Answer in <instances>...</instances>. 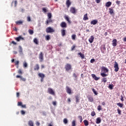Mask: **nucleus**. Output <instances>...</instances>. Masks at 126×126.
I'll list each match as a JSON object with an SVG mask.
<instances>
[{
    "mask_svg": "<svg viewBox=\"0 0 126 126\" xmlns=\"http://www.w3.org/2000/svg\"><path fill=\"white\" fill-rule=\"evenodd\" d=\"M109 72V69L105 66L101 67V72L100 73V75L102 77H106L108 76V74L106 73H108Z\"/></svg>",
    "mask_w": 126,
    "mask_h": 126,
    "instance_id": "nucleus-1",
    "label": "nucleus"
},
{
    "mask_svg": "<svg viewBox=\"0 0 126 126\" xmlns=\"http://www.w3.org/2000/svg\"><path fill=\"white\" fill-rule=\"evenodd\" d=\"M47 92L49 93V94H50L51 95H53V96H55L56 95V93H55V91L52 88H48L47 90Z\"/></svg>",
    "mask_w": 126,
    "mask_h": 126,
    "instance_id": "nucleus-2",
    "label": "nucleus"
},
{
    "mask_svg": "<svg viewBox=\"0 0 126 126\" xmlns=\"http://www.w3.org/2000/svg\"><path fill=\"white\" fill-rule=\"evenodd\" d=\"M64 68L66 71H69L71 69V64L69 63H66L65 65Z\"/></svg>",
    "mask_w": 126,
    "mask_h": 126,
    "instance_id": "nucleus-3",
    "label": "nucleus"
},
{
    "mask_svg": "<svg viewBox=\"0 0 126 126\" xmlns=\"http://www.w3.org/2000/svg\"><path fill=\"white\" fill-rule=\"evenodd\" d=\"M114 67L115 68L114 71H115L116 72H118V71H119V69H120V67H119V64L117 62H115Z\"/></svg>",
    "mask_w": 126,
    "mask_h": 126,
    "instance_id": "nucleus-4",
    "label": "nucleus"
},
{
    "mask_svg": "<svg viewBox=\"0 0 126 126\" xmlns=\"http://www.w3.org/2000/svg\"><path fill=\"white\" fill-rule=\"evenodd\" d=\"M46 33H53L55 32V30L49 27L46 28Z\"/></svg>",
    "mask_w": 126,
    "mask_h": 126,
    "instance_id": "nucleus-5",
    "label": "nucleus"
},
{
    "mask_svg": "<svg viewBox=\"0 0 126 126\" xmlns=\"http://www.w3.org/2000/svg\"><path fill=\"white\" fill-rule=\"evenodd\" d=\"M39 59L40 63H42V62L44 61V56H43V52H40L39 55Z\"/></svg>",
    "mask_w": 126,
    "mask_h": 126,
    "instance_id": "nucleus-6",
    "label": "nucleus"
},
{
    "mask_svg": "<svg viewBox=\"0 0 126 126\" xmlns=\"http://www.w3.org/2000/svg\"><path fill=\"white\" fill-rule=\"evenodd\" d=\"M15 40H16V41H17V42H19V41H20L21 40H22V41H25V39L24 38V37H22V36L20 35L18 37H15Z\"/></svg>",
    "mask_w": 126,
    "mask_h": 126,
    "instance_id": "nucleus-7",
    "label": "nucleus"
},
{
    "mask_svg": "<svg viewBox=\"0 0 126 126\" xmlns=\"http://www.w3.org/2000/svg\"><path fill=\"white\" fill-rule=\"evenodd\" d=\"M70 12L71 13H73V14H75L76 13V9L74 7H71L70 8Z\"/></svg>",
    "mask_w": 126,
    "mask_h": 126,
    "instance_id": "nucleus-8",
    "label": "nucleus"
},
{
    "mask_svg": "<svg viewBox=\"0 0 126 126\" xmlns=\"http://www.w3.org/2000/svg\"><path fill=\"white\" fill-rule=\"evenodd\" d=\"M60 26L62 28H66V27H67V25H66V23H65V22H62L60 24Z\"/></svg>",
    "mask_w": 126,
    "mask_h": 126,
    "instance_id": "nucleus-9",
    "label": "nucleus"
},
{
    "mask_svg": "<svg viewBox=\"0 0 126 126\" xmlns=\"http://www.w3.org/2000/svg\"><path fill=\"white\" fill-rule=\"evenodd\" d=\"M66 91L67 94H71V89H70L69 87L68 86L66 87Z\"/></svg>",
    "mask_w": 126,
    "mask_h": 126,
    "instance_id": "nucleus-10",
    "label": "nucleus"
},
{
    "mask_svg": "<svg viewBox=\"0 0 126 126\" xmlns=\"http://www.w3.org/2000/svg\"><path fill=\"white\" fill-rule=\"evenodd\" d=\"M118 44V40L116 39H114L112 40V46L113 47H116Z\"/></svg>",
    "mask_w": 126,
    "mask_h": 126,
    "instance_id": "nucleus-11",
    "label": "nucleus"
},
{
    "mask_svg": "<svg viewBox=\"0 0 126 126\" xmlns=\"http://www.w3.org/2000/svg\"><path fill=\"white\" fill-rule=\"evenodd\" d=\"M66 5L67 6V7H69L70 5H71V2H70V0H66Z\"/></svg>",
    "mask_w": 126,
    "mask_h": 126,
    "instance_id": "nucleus-12",
    "label": "nucleus"
},
{
    "mask_svg": "<svg viewBox=\"0 0 126 126\" xmlns=\"http://www.w3.org/2000/svg\"><path fill=\"white\" fill-rule=\"evenodd\" d=\"M94 36L93 35L91 36L90 38L89 39V41L90 42V43H91V44L93 43V41H94Z\"/></svg>",
    "mask_w": 126,
    "mask_h": 126,
    "instance_id": "nucleus-13",
    "label": "nucleus"
},
{
    "mask_svg": "<svg viewBox=\"0 0 126 126\" xmlns=\"http://www.w3.org/2000/svg\"><path fill=\"white\" fill-rule=\"evenodd\" d=\"M92 76L93 78H94V80L97 81V80H99V79H100V78L96 76V75H95L94 74H92Z\"/></svg>",
    "mask_w": 126,
    "mask_h": 126,
    "instance_id": "nucleus-14",
    "label": "nucleus"
},
{
    "mask_svg": "<svg viewBox=\"0 0 126 126\" xmlns=\"http://www.w3.org/2000/svg\"><path fill=\"white\" fill-rule=\"evenodd\" d=\"M89 102H91L92 103L94 102V99L93 98V97L91 96H89L87 97Z\"/></svg>",
    "mask_w": 126,
    "mask_h": 126,
    "instance_id": "nucleus-15",
    "label": "nucleus"
},
{
    "mask_svg": "<svg viewBox=\"0 0 126 126\" xmlns=\"http://www.w3.org/2000/svg\"><path fill=\"white\" fill-rule=\"evenodd\" d=\"M97 23H98V20H94L91 22V24H93V25H96Z\"/></svg>",
    "mask_w": 126,
    "mask_h": 126,
    "instance_id": "nucleus-16",
    "label": "nucleus"
},
{
    "mask_svg": "<svg viewBox=\"0 0 126 126\" xmlns=\"http://www.w3.org/2000/svg\"><path fill=\"white\" fill-rule=\"evenodd\" d=\"M109 13L113 15L114 14V9H113V7H111L109 8Z\"/></svg>",
    "mask_w": 126,
    "mask_h": 126,
    "instance_id": "nucleus-17",
    "label": "nucleus"
},
{
    "mask_svg": "<svg viewBox=\"0 0 126 126\" xmlns=\"http://www.w3.org/2000/svg\"><path fill=\"white\" fill-rule=\"evenodd\" d=\"M111 5H112V2L111 1L107 2L105 4V6L106 7H110Z\"/></svg>",
    "mask_w": 126,
    "mask_h": 126,
    "instance_id": "nucleus-18",
    "label": "nucleus"
},
{
    "mask_svg": "<svg viewBox=\"0 0 126 126\" xmlns=\"http://www.w3.org/2000/svg\"><path fill=\"white\" fill-rule=\"evenodd\" d=\"M40 69V66H39V64H36L34 67V70H38Z\"/></svg>",
    "mask_w": 126,
    "mask_h": 126,
    "instance_id": "nucleus-19",
    "label": "nucleus"
},
{
    "mask_svg": "<svg viewBox=\"0 0 126 126\" xmlns=\"http://www.w3.org/2000/svg\"><path fill=\"white\" fill-rule=\"evenodd\" d=\"M49 23H53V20L52 19H48L46 22V25H48Z\"/></svg>",
    "mask_w": 126,
    "mask_h": 126,
    "instance_id": "nucleus-20",
    "label": "nucleus"
},
{
    "mask_svg": "<svg viewBox=\"0 0 126 126\" xmlns=\"http://www.w3.org/2000/svg\"><path fill=\"white\" fill-rule=\"evenodd\" d=\"M88 19H89V18H88V15L87 14V13H86V14H85L84 15L83 20L86 21V20H88Z\"/></svg>",
    "mask_w": 126,
    "mask_h": 126,
    "instance_id": "nucleus-21",
    "label": "nucleus"
},
{
    "mask_svg": "<svg viewBox=\"0 0 126 126\" xmlns=\"http://www.w3.org/2000/svg\"><path fill=\"white\" fill-rule=\"evenodd\" d=\"M38 76L41 78H45V74L42 73H39L38 74Z\"/></svg>",
    "mask_w": 126,
    "mask_h": 126,
    "instance_id": "nucleus-22",
    "label": "nucleus"
},
{
    "mask_svg": "<svg viewBox=\"0 0 126 126\" xmlns=\"http://www.w3.org/2000/svg\"><path fill=\"white\" fill-rule=\"evenodd\" d=\"M101 123V118L98 117L96 119V124H99Z\"/></svg>",
    "mask_w": 126,
    "mask_h": 126,
    "instance_id": "nucleus-23",
    "label": "nucleus"
},
{
    "mask_svg": "<svg viewBox=\"0 0 126 126\" xmlns=\"http://www.w3.org/2000/svg\"><path fill=\"white\" fill-rule=\"evenodd\" d=\"M61 34H62L63 37L65 36V31L63 29H62L61 30Z\"/></svg>",
    "mask_w": 126,
    "mask_h": 126,
    "instance_id": "nucleus-24",
    "label": "nucleus"
},
{
    "mask_svg": "<svg viewBox=\"0 0 126 126\" xmlns=\"http://www.w3.org/2000/svg\"><path fill=\"white\" fill-rule=\"evenodd\" d=\"M83 123L84 124V125L85 126H88L89 125V123L88 122V121L85 120L83 121Z\"/></svg>",
    "mask_w": 126,
    "mask_h": 126,
    "instance_id": "nucleus-25",
    "label": "nucleus"
},
{
    "mask_svg": "<svg viewBox=\"0 0 126 126\" xmlns=\"http://www.w3.org/2000/svg\"><path fill=\"white\" fill-rule=\"evenodd\" d=\"M76 99V103H79V101H80V99H79V96L78 95L75 96Z\"/></svg>",
    "mask_w": 126,
    "mask_h": 126,
    "instance_id": "nucleus-26",
    "label": "nucleus"
},
{
    "mask_svg": "<svg viewBox=\"0 0 126 126\" xmlns=\"http://www.w3.org/2000/svg\"><path fill=\"white\" fill-rule=\"evenodd\" d=\"M65 20H66V21L68 22V23L70 24V23H71V22L70 21V20H69V18H68V17L67 16H65Z\"/></svg>",
    "mask_w": 126,
    "mask_h": 126,
    "instance_id": "nucleus-27",
    "label": "nucleus"
},
{
    "mask_svg": "<svg viewBox=\"0 0 126 126\" xmlns=\"http://www.w3.org/2000/svg\"><path fill=\"white\" fill-rule=\"evenodd\" d=\"M117 106H118L120 108H123V107H124V104L121 103L120 102L117 103Z\"/></svg>",
    "mask_w": 126,
    "mask_h": 126,
    "instance_id": "nucleus-28",
    "label": "nucleus"
},
{
    "mask_svg": "<svg viewBox=\"0 0 126 126\" xmlns=\"http://www.w3.org/2000/svg\"><path fill=\"white\" fill-rule=\"evenodd\" d=\"M15 65H17V68H18L19 65V61H16L14 62Z\"/></svg>",
    "mask_w": 126,
    "mask_h": 126,
    "instance_id": "nucleus-29",
    "label": "nucleus"
},
{
    "mask_svg": "<svg viewBox=\"0 0 126 126\" xmlns=\"http://www.w3.org/2000/svg\"><path fill=\"white\" fill-rule=\"evenodd\" d=\"M78 55L81 57V59H83L85 57L84 56V54L81 53V52H80L78 53Z\"/></svg>",
    "mask_w": 126,
    "mask_h": 126,
    "instance_id": "nucleus-30",
    "label": "nucleus"
},
{
    "mask_svg": "<svg viewBox=\"0 0 126 126\" xmlns=\"http://www.w3.org/2000/svg\"><path fill=\"white\" fill-rule=\"evenodd\" d=\"M103 78L101 79L102 82H104V83H106L107 82V78L105 77H103Z\"/></svg>",
    "mask_w": 126,
    "mask_h": 126,
    "instance_id": "nucleus-31",
    "label": "nucleus"
},
{
    "mask_svg": "<svg viewBox=\"0 0 126 126\" xmlns=\"http://www.w3.org/2000/svg\"><path fill=\"white\" fill-rule=\"evenodd\" d=\"M28 125L29 126H34L33 122L32 121H30L29 122Z\"/></svg>",
    "mask_w": 126,
    "mask_h": 126,
    "instance_id": "nucleus-32",
    "label": "nucleus"
},
{
    "mask_svg": "<svg viewBox=\"0 0 126 126\" xmlns=\"http://www.w3.org/2000/svg\"><path fill=\"white\" fill-rule=\"evenodd\" d=\"M22 23H23V21H17L16 22V24H18V25H20V24H22Z\"/></svg>",
    "mask_w": 126,
    "mask_h": 126,
    "instance_id": "nucleus-33",
    "label": "nucleus"
},
{
    "mask_svg": "<svg viewBox=\"0 0 126 126\" xmlns=\"http://www.w3.org/2000/svg\"><path fill=\"white\" fill-rule=\"evenodd\" d=\"M27 66H28L27 62L26 61H25L23 63V67L25 68H26L27 67Z\"/></svg>",
    "mask_w": 126,
    "mask_h": 126,
    "instance_id": "nucleus-34",
    "label": "nucleus"
},
{
    "mask_svg": "<svg viewBox=\"0 0 126 126\" xmlns=\"http://www.w3.org/2000/svg\"><path fill=\"white\" fill-rule=\"evenodd\" d=\"M63 122L64 123V125H66L67 123H68V121L66 118H64L63 120Z\"/></svg>",
    "mask_w": 126,
    "mask_h": 126,
    "instance_id": "nucleus-35",
    "label": "nucleus"
},
{
    "mask_svg": "<svg viewBox=\"0 0 126 126\" xmlns=\"http://www.w3.org/2000/svg\"><path fill=\"white\" fill-rule=\"evenodd\" d=\"M50 39L51 37L50 36V35H47L45 36V40H46L47 41H49V40H50Z\"/></svg>",
    "mask_w": 126,
    "mask_h": 126,
    "instance_id": "nucleus-36",
    "label": "nucleus"
},
{
    "mask_svg": "<svg viewBox=\"0 0 126 126\" xmlns=\"http://www.w3.org/2000/svg\"><path fill=\"white\" fill-rule=\"evenodd\" d=\"M91 116H92V117H94V116H96V113L95 112V111H92L91 113Z\"/></svg>",
    "mask_w": 126,
    "mask_h": 126,
    "instance_id": "nucleus-37",
    "label": "nucleus"
},
{
    "mask_svg": "<svg viewBox=\"0 0 126 126\" xmlns=\"http://www.w3.org/2000/svg\"><path fill=\"white\" fill-rule=\"evenodd\" d=\"M76 126V121L75 120H73L72 122V126Z\"/></svg>",
    "mask_w": 126,
    "mask_h": 126,
    "instance_id": "nucleus-38",
    "label": "nucleus"
},
{
    "mask_svg": "<svg viewBox=\"0 0 126 126\" xmlns=\"http://www.w3.org/2000/svg\"><path fill=\"white\" fill-rule=\"evenodd\" d=\"M29 33L30 34V35H33V33H34V31H33V30H29Z\"/></svg>",
    "mask_w": 126,
    "mask_h": 126,
    "instance_id": "nucleus-39",
    "label": "nucleus"
},
{
    "mask_svg": "<svg viewBox=\"0 0 126 126\" xmlns=\"http://www.w3.org/2000/svg\"><path fill=\"white\" fill-rule=\"evenodd\" d=\"M47 16L48 17V19H50L52 18V13H48L47 14Z\"/></svg>",
    "mask_w": 126,
    "mask_h": 126,
    "instance_id": "nucleus-40",
    "label": "nucleus"
},
{
    "mask_svg": "<svg viewBox=\"0 0 126 126\" xmlns=\"http://www.w3.org/2000/svg\"><path fill=\"white\" fill-rule=\"evenodd\" d=\"M33 42H34V43H35L36 44V45H38V39L37 38H34L33 39Z\"/></svg>",
    "mask_w": 126,
    "mask_h": 126,
    "instance_id": "nucleus-41",
    "label": "nucleus"
},
{
    "mask_svg": "<svg viewBox=\"0 0 126 126\" xmlns=\"http://www.w3.org/2000/svg\"><path fill=\"white\" fill-rule=\"evenodd\" d=\"M78 119H79V121L80 122V123H82V121H83V119H82V116H79L78 117Z\"/></svg>",
    "mask_w": 126,
    "mask_h": 126,
    "instance_id": "nucleus-42",
    "label": "nucleus"
},
{
    "mask_svg": "<svg viewBox=\"0 0 126 126\" xmlns=\"http://www.w3.org/2000/svg\"><path fill=\"white\" fill-rule=\"evenodd\" d=\"M108 88H109V89L112 90L114 88V85L109 84Z\"/></svg>",
    "mask_w": 126,
    "mask_h": 126,
    "instance_id": "nucleus-43",
    "label": "nucleus"
},
{
    "mask_svg": "<svg viewBox=\"0 0 126 126\" xmlns=\"http://www.w3.org/2000/svg\"><path fill=\"white\" fill-rule=\"evenodd\" d=\"M18 73L19 74H23V72H22V70H21V69H19L18 70Z\"/></svg>",
    "mask_w": 126,
    "mask_h": 126,
    "instance_id": "nucleus-44",
    "label": "nucleus"
},
{
    "mask_svg": "<svg viewBox=\"0 0 126 126\" xmlns=\"http://www.w3.org/2000/svg\"><path fill=\"white\" fill-rule=\"evenodd\" d=\"M76 37V35L72 34L71 36V38L72 40H75V38Z\"/></svg>",
    "mask_w": 126,
    "mask_h": 126,
    "instance_id": "nucleus-45",
    "label": "nucleus"
},
{
    "mask_svg": "<svg viewBox=\"0 0 126 126\" xmlns=\"http://www.w3.org/2000/svg\"><path fill=\"white\" fill-rule=\"evenodd\" d=\"M117 112L119 114V115H122V110H121L120 109H117Z\"/></svg>",
    "mask_w": 126,
    "mask_h": 126,
    "instance_id": "nucleus-46",
    "label": "nucleus"
},
{
    "mask_svg": "<svg viewBox=\"0 0 126 126\" xmlns=\"http://www.w3.org/2000/svg\"><path fill=\"white\" fill-rule=\"evenodd\" d=\"M92 90H93V92H94L95 95L98 94V93H97V92L96 91V90H95L94 89H92Z\"/></svg>",
    "mask_w": 126,
    "mask_h": 126,
    "instance_id": "nucleus-47",
    "label": "nucleus"
},
{
    "mask_svg": "<svg viewBox=\"0 0 126 126\" xmlns=\"http://www.w3.org/2000/svg\"><path fill=\"white\" fill-rule=\"evenodd\" d=\"M97 110L98 111H101V110H102V106H101V105H98L97 106Z\"/></svg>",
    "mask_w": 126,
    "mask_h": 126,
    "instance_id": "nucleus-48",
    "label": "nucleus"
},
{
    "mask_svg": "<svg viewBox=\"0 0 126 126\" xmlns=\"http://www.w3.org/2000/svg\"><path fill=\"white\" fill-rule=\"evenodd\" d=\"M76 47V46H75V45H73L71 48V51H73V50H74V49H75Z\"/></svg>",
    "mask_w": 126,
    "mask_h": 126,
    "instance_id": "nucleus-49",
    "label": "nucleus"
},
{
    "mask_svg": "<svg viewBox=\"0 0 126 126\" xmlns=\"http://www.w3.org/2000/svg\"><path fill=\"white\" fill-rule=\"evenodd\" d=\"M13 2H14V3L15 4V6H16V5L17 4V1H16V0L13 1L12 3H13Z\"/></svg>",
    "mask_w": 126,
    "mask_h": 126,
    "instance_id": "nucleus-50",
    "label": "nucleus"
},
{
    "mask_svg": "<svg viewBox=\"0 0 126 126\" xmlns=\"http://www.w3.org/2000/svg\"><path fill=\"white\" fill-rule=\"evenodd\" d=\"M42 11H43V12L46 13V12H47V11H48L47 10V9H46L45 8H42Z\"/></svg>",
    "mask_w": 126,
    "mask_h": 126,
    "instance_id": "nucleus-51",
    "label": "nucleus"
},
{
    "mask_svg": "<svg viewBox=\"0 0 126 126\" xmlns=\"http://www.w3.org/2000/svg\"><path fill=\"white\" fill-rule=\"evenodd\" d=\"M73 76L75 77V78H77V75L75 73H73Z\"/></svg>",
    "mask_w": 126,
    "mask_h": 126,
    "instance_id": "nucleus-52",
    "label": "nucleus"
},
{
    "mask_svg": "<svg viewBox=\"0 0 126 126\" xmlns=\"http://www.w3.org/2000/svg\"><path fill=\"white\" fill-rule=\"evenodd\" d=\"M18 106H21V107L22 106V102H18Z\"/></svg>",
    "mask_w": 126,
    "mask_h": 126,
    "instance_id": "nucleus-53",
    "label": "nucleus"
},
{
    "mask_svg": "<svg viewBox=\"0 0 126 126\" xmlns=\"http://www.w3.org/2000/svg\"><path fill=\"white\" fill-rule=\"evenodd\" d=\"M21 114L22 115H25V111H24V110H21Z\"/></svg>",
    "mask_w": 126,
    "mask_h": 126,
    "instance_id": "nucleus-54",
    "label": "nucleus"
},
{
    "mask_svg": "<svg viewBox=\"0 0 126 126\" xmlns=\"http://www.w3.org/2000/svg\"><path fill=\"white\" fill-rule=\"evenodd\" d=\"M94 62H95V59H92L91 60V63H94Z\"/></svg>",
    "mask_w": 126,
    "mask_h": 126,
    "instance_id": "nucleus-55",
    "label": "nucleus"
},
{
    "mask_svg": "<svg viewBox=\"0 0 126 126\" xmlns=\"http://www.w3.org/2000/svg\"><path fill=\"white\" fill-rule=\"evenodd\" d=\"M52 104L54 106H57V101H53Z\"/></svg>",
    "mask_w": 126,
    "mask_h": 126,
    "instance_id": "nucleus-56",
    "label": "nucleus"
},
{
    "mask_svg": "<svg viewBox=\"0 0 126 126\" xmlns=\"http://www.w3.org/2000/svg\"><path fill=\"white\" fill-rule=\"evenodd\" d=\"M27 21H29V22L31 21V18H30V16H28V17H27Z\"/></svg>",
    "mask_w": 126,
    "mask_h": 126,
    "instance_id": "nucleus-57",
    "label": "nucleus"
},
{
    "mask_svg": "<svg viewBox=\"0 0 126 126\" xmlns=\"http://www.w3.org/2000/svg\"><path fill=\"white\" fill-rule=\"evenodd\" d=\"M121 101H122V102H124V96H123V95H121Z\"/></svg>",
    "mask_w": 126,
    "mask_h": 126,
    "instance_id": "nucleus-58",
    "label": "nucleus"
},
{
    "mask_svg": "<svg viewBox=\"0 0 126 126\" xmlns=\"http://www.w3.org/2000/svg\"><path fill=\"white\" fill-rule=\"evenodd\" d=\"M116 3H117V4H118V5H120V4L121 3V1L117 0V1H116Z\"/></svg>",
    "mask_w": 126,
    "mask_h": 126,
    "instance_id": "nucleus-59",
    "label": "nucleus"
},
{
    "mask_svg": "<svg viewBox=\"0 0 126 126\" xmlns=\"http://www.w3.org/2000/svg\"><path fill=\"white\" fill-rule=\"evenodd\" d=\"M95 1L96 3H100L101 0H95Z\"/></svg>",
    "mask_w": 126,
    "mask_h": 126,
    "instance_id": "nucleus-60",
    "label": "nucleus"
},
{
    "mask_svg": "<svg viewBox=\"0 0 126 126\" xmlns=\"http://www.w3.org/2000/svg\"><path fill=\"white\" fill-rule=\"evenodd\" d=\"M11 44H13V45H16L17 43L15 42L14 41H12Z\"/></svg>",
    "mask_w": 126,
    "mask_h": 126,
    "instance_id": "nucleus-61",
    "label": "nucleus"
},
{
    "mask_svg": "<svg viewBox=\"0 0 126 126\" xmlns=\"http://www.w3.org/2000/svg\"><path fill=\"white\" fill-rule=\"evenodd\" d=\"M21 80H23V81H25L26 79L24 78H22V77H21Z\"/></svg>",
    "mask_w": 126,
    "mask_h": 126,
    "instance_id": "nucleus-62",
    "label": "nucleus"
},
{
    "mask_svg": "<svg viewBox=\"0 0 126 126\" xmlns=\"http://www.w3.org/2000/svg\"><path fill=\"white\" fill-rule=\"evenodd\" d=\"M21 107L22 108H26V105L24 104H22V106H21Z\"/></svg>",
    "mask_w": 126,
    "mask_h": 126,
    "instance_id": "nucleus-63",
    "label": "nucleus"
},
{
    "mask_svg": "<svg viewBox=\"0 0 126 126\" xmlns=\"http://www.w3.org/2000/svg\"><path fill=\"white\" fill-rule=\"evenodd\" d=\"M36 126H40V123H39V122H36Z\"/></svg>",
    "mask_w": 126,
    "mask_h": 126,
    "instance_id": "nucleus-64",
    "label": "nucleus"
}]
</instances>
